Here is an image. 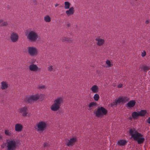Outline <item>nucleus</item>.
<instances>
[{"mask_svg": "<svg viewBox=\"0 0 150 150\" xmlns=\"http://www.w3.org/2000/svg\"><path fill=\"white\" fill-rule=\"evenodd\" d=\"M91 89L93 93H97L98 91V87L96 85L93 86L91 88Z\"/></svg>", "mask_w": 150, "mask_h": 150, "instance_id": "4be33fe9", "label": "nucleus"}, {"mask_svg": "<svg viewBox=\"0 0 150 150\" xmlns=\"http://www.w3.org/2000/svg\"><path fill=\"white\" fill-rule=\"evenodd\" d=\"M96 41L97 45L100 46L102 45L105 42L104 39L101 38L99 37L96 38Z\"/></svg>", "mask_w": 150, "mask_h": 150, "instance_id": "2eb2a0df", "label": "nucleus"}, {"mask_svg": "<svg viewBox=\"0 0 150 150\" xmlns=\"http://www.w3.org/2000/svg\"><path fill=\"white\" fill-rule=\"evenodd\" d=\"M146 55V53L145 51H144L143 52H142V57H144Z\"/></svg>", "mask_w": 150, "mask_h": 150, "instance_id": "72a5a7b5", "label": "nucleus"}, {"mask_svg": "<svg viewBox=\"0 0 150 150\" xmlns=\"http://www.w3.org/2000/svg\"><path fill=\"white\" fill-rule=\"evenodd\" d=\"M48 144L47 143H45L44 144V147H47L48 146Z\"/></svg>", "mask_w": 150, "mask_h": 150, "instance_id": "f704fd0d", "label": "nucleus"}, {"mask_svg": "<svg viewBox=\"0 0 150 150\" xmlns=\"http://www.w3.org/2000/svg\"><path fill=\"white\" fill-rule=\"evenodd\" d=\"M136 104L135 101L134 100H130L127 104V106L129 108L134 107Z\"/></svg>", "mask_w": 150, "mask_h": 150, "instance_id": "aec40b11", "label": "nucleus"}, {"mask_svg": "<svg viewBox=\"0 0 150 150\" xmlns=\"http://www.w3.org/2000/svg\"><path fill=\"white\" fill-rule=\"evenodd\" d=\"M63 103V100L62 98L59 97L57 98L54 100V103L51 105V109L54 111L58 110Z\"/></svg>", "mask_w": 150, "mask_h": 150, "instance_id": "20e7f679", "label": "nucleus"}, {"mask_svg": "<svg viewBox=\"0 0 150 150\" xmlns=\"http://www.w3.org/2000/svg\"><path fill=\"white\" fill-rule=\"evenodd\" d=\"M93 98L95 100L97 101L99 98V96L98 94H96L93 96Z\"/></svg>", "mask_w": 150, "mask_h": 150, "instance_id": "bb28decb", "label": "nucleus"}, {"mask_svg": "<svg viewBox=\"0 0 150 150\" xmlns=\"http://www.w3.org/2000/svg\"><path fill=\"white\" fill-rule=\"evenodd\" d=\"M5 135L11 137L13 136V133L11 129H6L4 130Z\"/></svg>", "mask_w": 150, "mask_h": 150, "instance_id": "dca6fc26", "label": "nucleus"}, {"mask_svg": "<svg viewBox=\"0 0 150 150\" xmlns=\"http://www.w3.org/2000/svg\"><path fill=\"white\" fill-rule=\"evenodd\" d=\"M142 69L144 71H146L150 69V67L149 66L144 65L142 67Z\"/></svg>", "mask_w": 150, "mask_h": 150, "instance_id": "393cba45", "label": "nucleus"}, {"mask_svg": "<svg viewBox=\"0 0 150 150\" xmlns=\"http://www.w3.org/2000/svg\"><path fill=\"white\" fill-rule=\"evenodd\" d=\"M25 36L28 40L31 42H35L39 38L38 34L35 30H30L27 31L25 34Z\"/></svg>", "mask_w": 150, "mask_h": 150, "instance_id": "f03ea898", "label": "nucleus"}, {"mask_svg": "<svg viewBox=\"0 0 150 150\" xmlns=\"http://www.w3.org/2000/svg\"><path fill=\"white\" fill-rule=\"evenodd\" d=\"M28 52L29 54L31 56H36L38 54L37 48L34 46L28 47Z\"/></svg>", "mask_w": 150, "mask_h": 150, "instance_id": "0eeeda50", "label": "nucleus"}, {"mask_svg": "<svg viewBox=\"0 0 150 150\" xmlns=\"http://www.w3.org/2000/svg\"><path fill=\"white\" fill-rule=\"evenodd\" d=\"M46 126L47 124L45 122L41 121L37 124L36 129L38 131H43L46 129Z\"/></svg>", "mask_w": 150, "mask_h": 150, "instance_id": "1a4fd4ad", "label": "nucleus"}, {"mask_svg": "<svg viewBox=\"0 0 150 150\" xmlns=\"http://www.w3.org/2000/svg\"><path fill=\"white\" fill-rule=\"evenodd\" d=\"M48 70L51 71L53 70L52 66V65L48 67Z\"/></svg>", "mask_w": 150, "mask_h": 150, "instance_id": "2f4dec72", "label": "nucleus"}, {"mask_svg": "<svg viewBox=\"0 0 150 150\" xmlns=\"http://www.w3.org/2000/svg\"><path fill=\"white\" fill-rule=\"evenodd\" d=\"M28 108L27 106L19 108L18 110V112L22 116H26L28 113Z\"/></svg>", "mask_w": 150, "mask_h": 150, "instance_id": "9d476101", "label": "nucleus"}, {"mask_svg": "<svg viewBox=\"0 0 150 150\" xmlns=\"http://www.w3.org/2000/svg\"><path fill=\"white\" fill-rule=\"evenodd\" d=\"M35 61V60L34 59L32 60V61H31V63H32L31 64H34Z\"/></svg>", "mask_w": 150, "mask_h": 150, "instance_id": "e433bc0d", "label": "nucleus"}, {"mask_svg": "<svg viewBox=\"0 0 150 150\" xmlns=\"http://www.w3.org/2000/svg\"><path fill=\"white\" fill-rule=\"evenodd\" d=\"M59 5V4H55V7H57V6H58Z\"/></svg>", "mask_w": 150, "mask_h": 150, "instance_id": "ea45409f", "label": "nucleus"}, {"mask_svg": "<svg viewBox=\"0 0 150 150\" xmlns=\"http://www.w3.org/2000/svg\"><path fill=\"white\" fill-rule=\"evenodd\" d=\"M8 25V23L7 22L5 21L3 23H2L1 24V26H5Z\"/></svg>", "mask_w": 150, "mask_h": 150, "instance_id": "7c9ffc66", "label": "nucleus"}, {"mask_svg": "<svg viewBox=\"0 0 150 150\" xmlns=\"http://www.w3.org/2000/svg\"><path fill=\"white\" fill-rule=\"evenodd\" d=\"M129 133L134 140L137 141L138 144H141L144 143L145 138L143 135L139 132L135 128H133L129 129Z\"/></svg>", "mask_w": 150, "mask_h": 150, "instance_id": "f257e3e1", "label": "nucleus"}, {"mask_svg": "<svg viewBox=\"0 0 150 150\" xmlns=\"http://www.w3.org/2000/svg\"><path fill=\"white\" fill-rule=\"evenodd\" d=\"M122 86V84H119L118 85V87L119 88H121Z\"/></svg>", "mask_w": 150, "mask_h": 150, "instance_id": "c9c22d12", "label": "nucleus"}, {"mask_svg": "<svg viewBox=\"0 0 150 150\" xmlns=\"http://www.w3.org/2000/svg\"><path fill=\"white\" fill-rule=\"evenodd\" d=\"M147 122L149 124H150V117L148 118L147 120Z\"/></svg>", "mask_w": 150, "mask_h": 150, "instance_id": "4c0bfd02", "label": "nucleus"}, {"mask_svg": "<svg viewBox=\"0 0 150 150\" xmlns=\"http://www.w3.org/2000/svg\"><path fill=\"white\" fill-rule=\"evenodd\" d=\"M97 105V104L96 103L92 102L90 103L88 105V107L90 109H91L94 107H96Z\"/></svg>", "mask_w": 150, "mask_h": 150, "instance_id": "5701e85b", "label": "nucleus"}, {"mask_svg": "<svg viewBox=\"0 0 150 150\" xmlns=\"http://www.w3.org/2000/svg\"><path fill=\"white\" fill-rule=\"evenodd\" d=\"M3 21V20L2 19H0V23H2Z\"/></svg>", "mask_w": 150, "mask_h": 150, "instance_id": "58836bf2", "label": "nucleus"}, {"mask_svg": "<svg viewBox=\"0 0 150 150\" xmlns=\"http://www.w3.org/2000/svg\"><path fill=\"white\" fill-rule=\"evenodd\" d=\"M23 128V126L22 125L20 124H16L15 125V130L17 132L21 131Z\"/></svg>", "mask_w": 150, "mask_h": 150, "instance_id": "f3484780", "label": "nucleus"}, {"mask_svg": "<svg viewBox=\"0 0 150 150\" xmlns=\"http://www.w3.org/2000/svg\"><path fill=\"white\" fill-rule=\"evenodd\" d=\"M74 13V8L73 7H70L69 9L67 10L66 13L68 16L73 15Z\"/></svg>", "mask_w": 150, "mask_h": 150, "instance_id": "a211bd4d", "label": "nucleus"}, {"mask_svg": "<svg viewBox=\"0 0 150 150\" xmlns=\"http://www.w3.org/2000/svg\"><path fill=\"white\" fill-rule=\"evenodd\" d=\"M64 8L66 9L69 8L70 6V3L67 1L64 2Z\"/></svg>", "mask_w": 150, "mask_h": 150, "instance_id": "a878e982", "label": "nucleus"}, {"mask_svg": "<svg viewBox=\"0 0 150 150\" xmlns=\"http://www.w3.org/2000/svg\"><path fill=\"white\" fill-rule=\"evenodd\" d=\"M45 86L44 85H40L38 87V88H39L40 89H45Z\"/></svg>", "mask_w": 150, "mask_h": 150, "instance_id": "473e14b6", "label": "nucleus"}, {"mask_svg": "<svg viewBox=\"0 0 150 150\" xmlns=\"http://www.w3.org/2000/svg\"><path fill=\"white\" fill-rule=\"evenodd\" d=\"M1 89L2 90L6 89L8 87V85L7 83L3 81L1 83Z\"/></svg>", "mask_w": 150, "mask_h": 150, "instance_id": "412c9836", "label": "nucleus"}, {"mask_svg": "<svg viewBox=\"0 0 150 150\" xmlns=\"http://www.w3.org/2000/svg\"><path fill=\"white\" fill-rule=\"evenodd\" d=\"M70 39H69L68 38H66L65 37H64L62 38L61 39V40L62 42H64L65 41H67L69 42H70V41L69 40Z\"/></svg>", "mask_w": 150, "mask_h": 150, "instance_id": "c85d7f7f", "label": "nucleus"}, {"mask_svg": "<svg viewBox=\"0 0 150 150\" xmlns=\"http://www.w3.org/2000/svg\"><path fill=\"white\" fill-rule=\"evenodd\" d=\"M10 38L12 42H15L18 40V35L17 33L15 32H13L11 34Z\"/></svg>", "mask_w": 150, "mask_h": 150, "instance_id": "ddd939ff", "label": "nucleus"}, {"mask_svg": "<svg viewBox=\"0 0 150 150\" xmlns=\"http://www.w3.org/2000/svg\"><path fill=\"white\" fill-rule=\"evenodd\" d=\"M127 142L125 140H120L118 141L117 144L120 146H124L127 143Z\"/></svg>", "mask_w": 150, "mask_h": 150, "instance_id": "6ab92c4d", "label": "nucleus"}, {"mask_svg": "<svg viewBox=\"0 0 150 150\" xmlns=\"http://www.w3.org/2000/svg\"><path fill=\"white\" fill-rule=\"evenodd\" d=\"M44 21L46 22H50L51 21V18L48 15H46L44 17Z\"/></svg>", "mask_w": 150, "mask_h": 150, "instance_id": "b1692460", "label": "nucleus"}, {"mask_svg": "<svg viewBox=\"0 0 150 150\" xmlns=\"http://www.w3.org/2000/svg\"><path fill=\"white\" fill-rule=\"evenodd\" d=\"M41 94H36L35 95L30 96L26 97L24 99V101L26 103H30L33 101H35L40 98Z\"/></svg>", "mask_w": 150, "mask_h": 150, "instance_id": "39448f33", "label": "nucleus"}, {"mask_svg": "<svg viewBox=\"0 0 150 150\" xmlns=\"http://www.w3.org/2000/svg\"><path fill=\"white\" fill-rule=\"evenodd\" d=\"M106 62L108 65V67H109L111 66L112 65L111 64V62L109 60H107Z\"/></svg>", "mask_w": 150, "mask_h": 150, "instance_id": "c756f323", "label": "nucleus"}, {"mask_svg": "<svg viewBox=\"0 0 150 150\" xmlns=\"http://www.w3.org/2000/svg\"><path fill=\"white\" fill-rule=\"evenodd\" d=\"M7 150H15L18 147V142L16 139L7 140L6 143Z\"/></svg>", "mask_w": 150, "mask_h": 150, "instance_id": "7ed1b4c3", "label": "nucleus"}, {"mask_svg": "<svg viewBox=\"0 0 150 150\" xmlns=\"http://www.w3.org/2000/svg\"><path fill=\"white\" fill-rule=\"evenodd\" d=\"M29 69L31 71L36 72L40 70L36 64H31L29 67Z\"/></svg>", "mask_w": 150, "mask_h": 150, "instance_id": "4468645a", "label": "nucleus"}, {"mask_svg": "<svg viewBox=\"0 0 150 150\" xmlns=\"http://www.w3.org/2000/svg\"><path fill=\"white\" fill-rule=\"evenodd\" d=\"M146 113V111L145 110H142L138 112H133L132 114V118L134 120H136L139 116H144Z\"/></svg>", "mask_w": 150, "mask_h": 150, "instance_id": "6e6552de", "label": "nucleus"}, {"mask_svg": "<svg viewBox=\"0 0 150 150\" xmlns=\"http://www.w3.org/2000/svg\"><path fill=\"white\" fill-rule=\"evenodd\" d=\"M107 110L103 107H98L95 112L96 115L98 117H102L105 115L107 113Z\"/></svg>", "mask_w": 150, "mask_h": 150, "instance_id": "423d86ee", "label": "nucleus"}, {"mask_svg": "<svg viewBox=\"0 0 150 150\" xmlns=\"http://www.w3.org/2000/svg\"><path fill=\"white\" fill-rule=\"evenodd\" d=\"M129 100V98L127 96H121L116 98V100H117V102L119 104L121 103H124L128 101Z\"/></svg>", "mask_w": 150, "mask_h": 150, "instance_id": "9b49d317", "label": "nucleus"}, {"mask_svg": "<svg viewBox=\"0 0 150 150\" xmlns=\"http://www.w3.org/2000/svg\"><path fill=\"white\" fill-rule=\"evenodd\" d=\"M77 139L76 137H73L68 140V142H66L67 145L68 146H73L77 141Z\"/></svg>", "mask_w": 150, "mask_h": 150, "instance_id": "f8f14e48", "label": "nucleus"}, {"mask_svg": "<svg viewBox=\"0 0 150 150\" xmlns=\"http://www.w3.org/2000/svg\"><path fill=\"white\" fill-rule=\"evenodd\" d=\"M146 24H148V21H146Z\"/></svg>", "mask_w": 150, "mask_h": 150, "instance_id": "a19ab883", "label": "nucleus"}, {"mask_svg": "<svg viewBox=\"0 0 150 150\" xmlns=\"http://www.w3.org/2000/svg\"><path fill=\"white\" fill-rule=\"evenodd\" d=\"M116 99L113 102L111 103V106L112 107H113L114 105H117V104H119L118 102H117Z\"/></svg>", "mask_w": 150, "mask_h": 150, "instance_id": "cd10ccee", "label": "nucleus"}]
</instances>
